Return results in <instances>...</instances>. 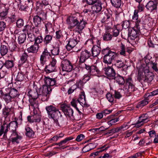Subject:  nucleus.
Returning <instances> with one entry per match:
<instances>
[{
  "label": "nucleus",
  "instance_id": "f257e3e1",
  "mask_svg": "<svg viewBox=\"0 0 158 158\" xmlns=\"http://www.w3.org/2000/svg\"><path fill=\"white\" fill-rule=\"evenodd\" d=\"M87 18L84 19L82 15L77 13L68 17L66 21L69 29L72 31L76 27L75 31L80 33L87 24Z\"/></svg>",
  "mask_w": 158,
  "mask_h": 158
},
{
  "label": "nucleus",
  "instance_id": "f03ea898",
  "mask_svg": "<svg viewBox=\"0 0 158 158\" xmlns=\"http://www.w3.org/2000/svg\"><path fill=\"white\" fill-rule=\"evenodd\" d=\"M45 84L41 87V89L38 90L39 98L43 101H48L49 98L48 94L52 91V87L57 85L56 81L55 78H50L46 77L44 79Z\"/></svg>",
  "mask_w": 158,
  "mask_h": 158
},
{
  "label": "nucleus",
  "instance_id": "7ed1b4c3",
  "mask_svg": "<svg viewBox=\"0 0 158 158\" xmlns=\"http://www.w3.org/2000/svg\"><path fill=\"white\" fill-rule=\"evenodd\" d=\"M45 109L48 114V116L50 118H52L54 120V123L56 124V126L60 127V124H63L62 121L58 122V119L62 116L60 112L55 106L52 105H50L46 106Z\"/></svg>",
  "mask_w": 158,
  "mask_h": 158
},
{
  "label": "nucleus",
  "instance_id": "20e7f679",
  "mask_svg": "<svg viewBox=\"0 0 158 158\" xmlns=\"http://www.w3.org/2000/svg\"><path fill=\"white\" fill-rule=\"evenodd\" d=\"M101 52L104 55L103 61L107 65L112 64L117 56L116 52L112 51L109 48L103 49Z\"/></svg>",
  "mask_w": 158,
  "mask_h": 158
},
{
  "label": "nucleus",
  "instance_id": "39448f33",
  "mask_svg": "<svg viewBox=\"0 0 158 158\" xmlns=\"http://www.w3.org/2000/svg\"><path fill=\"white\" fill-rule=\"evenodd\" d=\"M112 13L110 10H106L100 16L101 22L107 24L109 27H111L113 24Z\"/></svg>",
  "mask_w": 158,
  "mask_h": 158
},
{
  "label": "nucleus",
  "instance_id": "423d86ee",
  "mask_svg": "<svg viewBox=\"0 0 158 158\" xmlns=\"http://www.w3.org/2000/svg\"><path fill=\"white\" fill-rule=\"evenodd\" d=\"M144 74L142 75L141 74L139 73L138 77V80L143 85H145V83H149L152 81L153 79L154 75L152 72H150L149 70L147 69L144 70Z\"/></svg>",
  "mask_w": 158,
  "mask_h": 158
},
{
  "label": "nucleus",
  "instance_id": "0eeeda50",
  "mask_svg": "<svg viewBox=\"0 0 158 158\" xmlns=\"http://www.w3.org/2000/svg\"><path fill=\"white\" fill-rule=\"evenodd\" d=\"M123 89L124 91V94L128 96L137 89L131 77H129L126 79V85L123 87Z\"/></svg>",
  "mask_w": 158,
  "mask_h": 158
},
{
  "label": "nucleus",
  "instance_id": "6e6552de",
  "mask_svg": "<svg viewBox=\"0 0 158 158\" xmlns=\"http://www.w3.org/2000/svg\"><path fill=\"white\" fill-rule=\"evenodd\" d=\"M56 60L52 58L49 64L46 65L45 68V71L47 73H50L56 71Z\"/></svg>",
  "mask_w": 158,
  "mask_h": 158
},
{
  "label": "nucleus",
  "instance_id": "1a4fd4ad",
  "mask_svg": "<svg viewBox=\"0 0 158 158\" xmlns=\"http://www.w3.org/2000/svg\"><path fill=\"white\" fill-rule=\"evenodd\" d=\"M28 57V56L26 52H24L22 54L19 61V66L27 68L29 66V62L27 60Z\"/></svg>",
  "mask_w": 158,
  "mask_h": 158
},
{
  "label": "nucleus",
  "instance_id": "9d476101",
  "mask_svg": "<svg viewBox=\"0 0 158 158\" xmlns=\"http://www.w3.org/2000/svg\"><path fill=\"white\" fill-rule=\"evenodd\" d=\"M140 30L133 27L129 28L128 33V39L130 40H135L139 35Z\"/></svg>",
  "mask_w": 158,
  "mask_h": 158
},
{
  "label": "nucleus",
  "instance_id": "9b49d317",
  "mask_svg": "<svg viewBox=\"0 0 158 158\" xmlns=\"http://www.w3.org/2000/svg\"><path fill=\"white\" fill-rule=\"evenodd\" d=\"M61 109L64 114L69 117L74 119L73 115V111L70 106L66 105H63L62 106Z\"/></svg>",
  "mask_w": 158,
  "mask_h": 158
},
{
  "label": "nucleus",
  "instance_id": "f8f14e48",
  "mask_svg": "<svg viewBox=\"0 0 158 158\" xmlns=\"http://www.w3.org/2000/svg\"><path fill=\"white\" fill-rule=\"evenodd\" d=\"M63 71L70 72L73 69V67L70 61L67 60H63L61 66Z\"/></svg>",
  "mask_w": 158,
  "mask_h": 158
},
{
  "label": "nucleus",
  "instance_id": "ddd939ff",
  "mask_svg": "<svg viewBox=\"0 0 158 158\" xmlns=\"http://www.w3.org/2000/svg\"><path fill=\"white\" fill-rule=\"evenodd\" d=\"M41 87L35 89H28L27 90L28 91L27 95L30 99L32 98L33 100H35L39 97L38 90L40 89Z\"/></svg>",
  "mask_w": 158,
  "mask_h": 158
},
{
  "label": "nucleus",
  "instance_id": "4468645a",
  "mask_svg": "<svg viewBox=\"0 0 158 158\" xmlns=\"http://www.w3.org/2000/svg\"><path fill=\"white\" fill-rule=\"evenodd\" d=\"M103 70L105 74L112 79H113L116 75L115 71L112 67L108 66L105 67Z\"/></svg>",
  "mask_w": 158,
  "mask_h": 158
},
{
  "label": "nucleus",
  "instance_id": "2eb2a0df",
  "mask_svg": "<svg viewBox=\"0 0 158 158\" xmlns=\"http://www.w3.org/2000/svg\"><path fill=\"white\" fill-rule=\"evenodd\" d=\"M148 117L146 114H143L141 116L139 117V119L137 122L134 125L135 127L139 128L143 125V124L148 121Z\"/></svg>",
  "mask_w": 158,
  "mask_h": 158
},
{
  "label": "nucleus",
  "instance_id": "dca6fc26",
  "mask_svg": "<svg viewBox=\"0 0 158 158\" xmlns=\"http://www.w3.org/2000/svg\"><path fill=\"white\" fill-rule=\"evenodd\" d=\"M91 55L90 52L87 50L82 51L80 54L79 62L82 63H84L90 57Z\"/></svg>",
  "mask_w": 158,
  "mask_h": 158
},
{
  "label": "nucleus",
  "instance_id": "f3484780",
  "mask_svg": "<svg viewBox=\"0 0 158 158\" xmlns=\"http://www.w3.org/2000/svg\"><path fill=\"white\" fill-rule=\"evenodd\" d=\"M42 1L40 2V1L36 2L37 9H42L43 7L44 8H49L50 7V2L48 0H41Z\"/></svg>",
  "mask_w": 158,
  "mask_h": 158
},
{
  "label": "nucleus",
  "instance_id": "a211bd4d",
  "mask_svg": "<svg viewBox=\"0 0 158 158\" xmlns=\"http://www.w3.org/2000/svg\"><path fill=\"white\" fill-rule=\"evenodd\" d=\"M79 41L77 38L76 39H71L68 41L66 46V48L68 51H70L74 48Z\"/></svg>",
  "mask_w": 158,
  "mask_h": 158
},
{
  "label": "nucleus",
  "instance_id": "6ab92c4d",
  "mask_svg": "<svg viewBox=\"0 0 158 158\" xmlns=\"http://www.w3.org/2000/svg\"><path fill=\"white\" fill-rule=\"evenodd\" d=\"M35 27L31 22H29L25 25L23 29V31L28 33H32L34 32Z\"/></svg>",
  "mask_w": 158,
  "mask_h": 158
},
{
  "label": "nucleus",
  "instance_id": "aec40b11",
  "mask_svg": "<svg viewBox=\"0 0 158 158\" xmlns=\"http://www.w3.org/2000/svg\"><path fill=\"white\" fill-rule=\"evenodd\" d=\"M93 12L98 13L101 11L102 9V3L100 1L98 0L91 7Z\"/></svg>",
  "mask_w": 158,
  "mask_h": 158
},
{
  "label": "nucleus",
  "instance_id": "412c9836",
  "mask_svg": "<svg viewBox=\"0 0 158 158\" xmlns=\"http://www.w3.org/2000/svg\"><path fill=\"white\" fill-rule=\"evenodd\" d=\"M157 3L156 1H150L147 4L146 7L148 10L152 11L157 8Z\"/></svg>",
  "mask_w": 158,
  "mask_h": 158
},
{
  "label": "nucleus",
  "instance_id": "4be33fe9",
  "mask_svg": "<svg viewBox=\"0 0 158 158\" xmlns=\"http://www.w3.org/2000/svg\"><path fill=\"white\" fill-rule=\"evenodd\" d=\"M39 48V44L34 43V44L31 45L28 47L27 50L29 53H36L37 52Z\"/></svg>",
  "mask_w": 158,
  "mask_h": 158
},
{
  "label": "nucleus",
  "instance_id": "5701e85b",
  "mask_svg": "<svg viewBox=\"0 0 158 158\" xmlns=\"http://www.w3.org/2000/svg\"><path fill=\"white\" fill-rule=\"evenodd\" d=\"M101 48L98 46L94 45L91 49L92 56L96 57L100 54L101 52Z\"/></svg>",
  "mask_w": 158,
  "mask_h": 158
},
{
  "label": "nucleus",
  "instance_id": "b1692460",
  "mask_svg": "<svg viewBox=\"0 0 158 158\" xmlns=\"http://www.w3.org/2000/svg\"><path fill=\"white\" fill-rule=\"evenodd\" d=\"M42 21V18L37 15L35 16L33 18V22L36 27L40 25Z\"/></svg>",
  "mask_w": 158,
  "mask_h": 158
},
{
  "label": "nucleus",
  "instance_id": "393cba45",
  "mask_svg": "<svg viewBox=\"0 0 158 158\" xmlns=\"http://www.w3.org/2000/svg\"><path fill=\"white\" fill-rule=\"evenodd\" d=\"M25 135L28 137H33L34 135V132L29 127L27 126L25 127Z\"/></svg>",
  "mask_w": 158,
  "mask_h": 158
},
{
  "label": "nucleus",
  "instance_id": "a878e982",
  "mask_svg": "<svg viewBox=\"0 0 158 158\" xmlns=\"http://www.w3.org/2000/svg\"><path fill=\"white\" fill-rule=\"evenodd\" d=\"M18 124L15 121L11 122L9 124V129L11 131H15L18 127Z\"/></svg>",
  "mask_w": 158,
  "mask_h": 158
},
{
  "label": "nucleus",
  "instance_id": "bb28decb",
  "mask_svg": "<svg viewBox=\"0 0 158 158\" xmlns=\"http://www.w3.org/2000/svg\"><path fill=\"white\" fill-rule=\"evenodd\" d=\"M113 79H114L116 82L119 85H123L125 83L123 77L119 75H117L116 77H114Z\"/></svg>",
  "mask_w": 158,
  "mask_h": 158
},
{
  "label": "nucleus",
  "instance_id": "cd10ccee",
  "mask_svg": "<svg viewBox=\"0 0 158 158\" xmlns=\"http://www.w3.org/2000/svg\"><path fill=\"white\" fill-rule=\"evenodd\" d=\"M9 93L13 99L15 98L18 97L20 95V94L18 91L14 88L10 90Z\"/></svg>",
  "mask_w": 158,
  "mask_h": 158
},
{
  "label": "nucleus",
  "instance_id": "c85d7f7f",
  "mask_svg": "<svg viewBox=\"0 0 158 158\" xmlns=\"http://www.w3.org/2000/svg\"><path fill=\"white\" fill-rule=\"evenodd\" d=\"M124 94V91L123 89H120V91L115 90L114 97L116 99H119Z\"/></svg>",
  "mask_w": 158,
  "mask_h": 158
},
{
  "label": "nucleus",
  "instance_id": "c756f323",
  "mask_svg": "<svg viewBox=\"0 0 158 158\" xmlns=\"http://www.w3.org/2000/svg\"><path fill=\"white\" fill-rule=\"evenodd\" d=\"M79 102V103L82 105L85 103V92L82 91L80 95L79 98L77 99Z\"/></svg>",
  "mask_w": 158,
  "mask_h": 158
},
{
  "label": "nucleus",
  "instance_id": "7c9ffc66",
  "mask_svg": "<svg viewBox=\"0 0 158 158\" xmlns=\"http://www.w3.org/2000/svg\"><path fill=\"white\" fill-rule=\"evenodd\" d=\"M8 9H9L8 8H5L4 10L0 13V19L1 20H4L6 18L8 12Z\"/></svg>",
  "mask_w": 158,
  "mask_h": 158
},
{
  "label": "nucleus",
  "instance_id": "2f4dec72",
  "mask_svg": "<svg viewBox=\"0 0 158 158\" xmlns=\"http://www.w3.org/2000/svg\"><path fill=\"white\" fill-rule=\"evenodd\" d=\"M89 72L91 75H94L98 74L99 72V71L96 66L93 65L91 66L90 71H89Z\"/></svg>",
  "mask_w": 158,
  "mask_h": 158
},
{
  "label": "nucleus",
  "instance_id": "473e14b6",
  "mask_svg": "<svg viewBox=\"0 0 158 158\" xmlns=\"http://www.w3.org/2000/svg\"><path fill=\"white\" fill-rule=\"evenodd\" d=\"M3 99L7 103L12 102L13 99L9 93L5 94L3 95Z\"/></svg>",
  "mask_w": 158,
  "mask_h": 158
},
{
  "label": "nucleus",
  "instance_id": "72a5a7b5",
  "mask_svg": "<svg viewBox=\"0 0 158 158\" xmlns=\"http://www.w3.org/2000/svg\"><path fill=\"white\" fill-rule=\"evenodd\" d=\"M111 4L113 6L117 8H120L122 4L121 0H111Z\"/></svg>",
  "mask_w": 158,
  "mask_h": 158
},
{
  "label": "nucleus",
  "instance_id": "f704fd0d",
  "mask_svg": "<svg viewBox=\"0 0 158 158\" xmlns=\"http://www.w3.org/2000/svg\"><path fill=\"white\" fill-rule=\"evenodd\" d=\"M0 53L2 56H4L6 55L8 51V48L7 46L4 45H2L1 46Z\"/></svg>",
  "mask_w": 158,
  "mask_h": 158
},
{
  "label": "nucleus",
  "instance_id": "c9c22d12",
  "mask_svg": "<svg viewBox=\"0 0 158 158\" xmlns=\"http://www.w3.org/2000/svg\"><path fill=\"white\" fill-rule=\"evenodd\" d=\"M11 109L7 107H5L2 110V113L5 118H6L11 114Z\"/></svg>",
  "mask_w": 158,
  "mask_h": 158
},
{
  "label": "nucleus",
  "instance_id": "e433bc0d",
  "mask_svg": "<svg viewBox=\"0 0 158 158\" xmlns=\"http://www.w3.org/2000/svg\"><path fill=\"white\" fill-rule=\"evenodd\" d=\"M85 85V83L80 79L77 81L76 82L75 85V86L77 88H79L81 89H82L83 88V86Z\"/></svg>",
  "mask_w": 158,
  "mask_h": 158
},
{
  "label": "nucleus",
  "instance_id": "4c0bfd02",
  "mask_svg": "<svg viewBox=\"0 0 158 158\" xmlns=\"http://www.w3.org/2000/svg\"><path fill=\"white\" fill-rule=\"evenodd\" d=\"M148 98H147V99H145L139 102L137 106L136 107L137 108H142L143 107L147 105L148 103Z\"/></svg>",
  "mask_w": 158,
  "mask_h": 158
},
{
  "label": "nucleus",
  "instance_id": "58836bf2",
  "mask_svg": "<svg viewBox=\"0 0 158 158\" xmlns=\"http://www.w3.org/2000/svg\"><path fill=\"white\" fill-rule=\"evenodd\" d=\"M26 38V35L25 34L23 33L20 34L18 37V40L19 44H22L24 43Z\"/></svg>",
  "mask_w": 158,
  "mask_h": 158
},
{
  "label": "nucleus",
  "instance_id": "ea45409f",
  "mask_svg": "<svg viewBox=\"0 0 158 158\" xmlns=\"http://www.w3.org/2000/svg\"><path fill=\"white\" fill-rule=\"evenodd\" d=\"M114 65L118 68L123 67L125 65L123 62L121 60H116L114 63Z\"/></svg>",
  "mask_w": 158,
  "mask_h": 158
},
{
  "label": "nucleus",
  "instance_id": "a19ab883",
  "mask_svg": "<svg viewBox=\"0 0 158 158\" xmlns=\"http://www.w3.org/2000/svg\"><path fill=\"white\" fill-rule=\"evenodd\" d=\"M4 66L9 69L13 67V60H6L4 63Z\"/></svg>",
  "mask_w": 158,
  "mask_h": 158
},
{
  "label": "nucleus",
  "instance_id": "79ce46f5",
  "mask_svg": "<svg viewBox=\"0 0 158 158\" xmlns=\"http://www.w3.org/2000/svg\"><path fill=\"white\" fill-rule=\"evenodd\" d=\"M112 35L108 32H106L103 35V38L104 40L109 41L111 40Z\"/></svg>",
  "mask_w": 158,
  "mask_h": 158
},
{
  "label": "nucleus",
  "instance_id": "37998d69",
  "mask_svg": "<svg viewBox=\"0 0 158 158\" xmlns=\"http://www.w3.org/2000/svg\"><path fill=\"white\" fill-rule=\"evenodd\" d=\"M93 145V144L90 143L85 146L82 149V151L84 152H89L94 148L93 147H90Z\"/></svg>",
  "mask_w": 158,
  "mask_h": 158
},
{
  "label": "nucleus",
  "instance_id": "c03bdc74",
  "mask_svg": "<svg viewBox=\"0 0 158 158\" xmlns=\"http://www.w3.org/2000/svg\"><path fill=\"white\" fill-rule=\"evenodd\" d=\"M24 78V75L22 72L18 73L16 76L15 80L18 81H23Z\"/></svg>",
  "mask_w": 158,
  "mask_h": 158
},
{
  "label": "nucleus",
  "instance_id": "a18cd8bd",
  "mask_svg": "<svg viewBox=\"0 0 158 158\" xmlns=\"http://www.w3.org/2000/svg\"><path fill=\"white\" fill-rule=\"evenodd\" d=\"M79 103L78 100L76 99H73L71 102V104L72 106L76 109V110L80 113V111L77 108V104Z\"/></svg>",
  "mask_w": 158,
  "mask_h": 158
},
{
  "label": "nucleus",
  "instance_id": "49530a36",
  "mask_svg": "<svg viewBox=\"0 0 158 158\" xmlns=\"http://www.w3.org/2000/svg\"><path fill=\"white\" fill-rule=\"evenodd\" d=\"M52 54L53 55H58L59 54L60 52V48L58 46L54 47L53 49L51 50Z\"/></svg>",
  "mask_w": 158,
  "mask_h": 158
},
{
  "label": "nucleus",
  "instance_id": "de8ad7c7",
  "mask_svg": "<svg viewBox=\"0 0 158 158\" xmlns=\"http://www.w3.org/2000/svg\"><path fill=\"white\" fill-rule=\"evenodd\" d=\"M52 36L50 35H46L44 39V42L46 44L50 43L52 39Z\"/></svg>",
  "mask_w": 158,
  "mask_h": 158
},
{
  "label": "nucleus",
  "instance_id": "09e8293b",
  "mask_svg": "<svg viewBox=\"0 0 158 158\" xmlns=\"http://www.w3.org/2000/svg\"><path fill=\"white\" fill-rule=\"evenodd\" d=\"M45 33L47 34L49 31L52 28V25L51 23L47 22L45 23Z\"/></svg>",
  "mask_w": 158,
  "mask_h": 158
},
{
  "label": "nucleus",
  "instance_id": "8fccbe9b",
  "mask_svg": "<svg viewBox=\"0 0 158 158\" xmlns=\"http://www.w3.org/2000/svg\"><path fill=\"white\" fill-rule=\"evenodd\" d=\"M34 41L35 44H39L41 43L42 42L43 37L41 35L38 36L36 38L35 37Z\"/></svg>",
  "mask_w": 158,
  "mask_h": 158
},
{
  "label": "nucleus",
  "instance_id": "3c124183",
  "mask_svg": "<svg viewBox=\"0 0 158 158\" xmlns=\"http://www.w3.org/2000/svg\"><path fill=\"white\" fill-rule=\"evenodd\" d=\"M24 24L23 20L22 19H19L16 22V25L18 27L20 28L23 26Z\"/></svg>",
  "mask_w": 158,
  "mask_h": 158
},
{
  "label": "nucleus",
  "instance_id": "603ef678",
  "mask_svg": "<svg viewBox=\"0 0 158 158\" xmlns=\"http://www.w3.org/2000/svg\"><path fill=\"white\" fill-rule=\"evenodd\" d=\"M27 5L24 2H20L19 5V9L21 10H25L27 7Z\"/></svg>",
  "mask_w": 158,
  "mask_h": 158
},
{
  "label": "nucleus",
  "instance_id": "864d4df0",
  "mask_svg": "<svg viewBox=\"0 0 158 158\" xmlns=\"http://www.w3.org/2000/svg\"><path fill=\"white\" fill-rule=\"evenodd\" d=\"M106 97L109 102H112L114 101V97L111 94L107 93L106 95Z\"/></svg>",
  "mask_w": 158,
  "mask_h": 158
},
{
  "label": "nucleus",
  "instance_id": "5fc2aeb1",
  "mask_svg": "<svg viewBox=\"0 0 158 158\" xmlns=\"http://www.w3.org/2000/svg\"><path fill=\"white\" fill-rule=\"evenodd\" d=\"M135 21V26L134 27H135V28H136L137 29H138L140 30V26L141 24L140 20L139 19Z\"/></svg>",
  "mask_w": 158,
  "mask_h": 158
},
{
  "label": "nucleus",
  "instance_id": "6e6d98bb",
  "mask_svg": "<svg viewBox=\"0 0 158 158\" xmlns=\"http://www.w3.org/2000/svg\"><path fill=\"white\" fill-rule=\"evenodd\" d=\"M150 65L154 70L156 72H158V68L157 67V64L156 63L152 61L150 63Z\"/></svg>",
  "mask_w": 158,
  "mask_h": 158
},
{
  "label": "nucleus",
  "instance_id": "4d7b16f0",
  "mask_svg": "<svg viewBox=\"0 0 158 158\" xmlns=\"http://www.w3.org/2000/svg\"><path fill=\"white\" fill-rule=\"evenodd\" d=\"M130 23L129 21L126 20L123 22L122 26L123 28L126 29L129 27Z\"/></svg>",
  "mask_w": 158,
  "mask_h": 158
},
{
  "label": "nucleus",
  "instance_id": "13d9d810",
  "mask_svg": "<svg viewBox=\"0 0 158 158\" xmlns=\"http://www.w3.org/2000/svg\"><path fill=\"white\" fill-rule=\"evenodd\" d=\"M47 57L42 54L40 58V64L42 66L44 65L45 63L46 59Z\"/></svg>",
  "mask_w": 158,
  "mask_h": 158
},
{
  "label": "nucleus",
  "instance_id": "bf43d9fd",
  "mask_svg": "<svg viewBox=\"0 0 158 158\" xmlns=\"http://www.w3.org/2000/svg\"><path fill=\"white\" fill-rule=\"evenodd\" d=\"M6 23L4 21H0V32L3 31L6 27Z\"/></svg>",
  "mask_w": 158,
  "mask_h": 158
},
{
  "label": "nucleus",
  "instance_id": "052dcab7",
  "mask_svg": "<svg viewBox=\"0 0 158 158\" xmlns=\"http://www.w3.org/2000/svg\"><path fill=\"white\" fill-rule=\"evenodd\" d=\"M120 48L121 51L120 52V54L121 55H123L124 56H125L126 52L125 47V46L122 44H121Z\"/></svg>",
  "mask_w": 158,
  "mask_h": 158
},
{
  "label": "nucleus",
  "instance_id": "680f3d73",
  "mask_svg": "<svg viewBox=\"0 0 158 158\" xmlns=\"http://www.w3.org/2000/svg\"><path fill=\"white\" fill-rule=\"evenodd\" d=\"M138 13L137 10H134V14L132 16V19L134 21L137 20L139 19Z\"/></svg>",
  "mask_w": 158,
  "mask_h": 158
},
{
  "label": "nucleus",
  "instance_id": "e2e57ef3",
  "mask_svg": "<svg viewBox=\"0 0 158 158\" xmlns=\"http://www.w3.org/2000/svg\"><path fill=\"white\" fill-rule=\"evenodd\" d=\"M32 117L33 118L35 122H40V117L38 114H34Z\"/></svg>",
  "mask_w": 158,
  "mask_h": 158
},
{
  "label": "nucleus",
  "instance_id": "0e129e2a",
  "mask_svg": "<svg viewBox=\"0 0 158 158\" xmlns=\"http://www.w3.org/2000/svg\"><path fill=\"white\" fill-rule=\"evenodd\" d=\"M119 131V130L118 128V127H117L114 129H112L110 130L109 132H108L107 134H113L114 133H117Z\"/></svg>",
  "mask_w": 158,
  "mask_h": 158
},
{
  "label": "nucleus",
  "instance_id": "69168bd1",
  "mask_svg": "<svg viewBox=\"0 0 158 158\" xmlns=\"http://www.w3.org/2000/svg\"><path fill=\"white\" fill-rule=\"evenodd\" d=\"M22 139V137L20 135H17V136L11 138V141L14 143L16 142L17 143H19V142L18 141V139Z\"/></svg>",
  "mask_w": 158,
  "mask_h": 158
},
{
  "label": "nucleus",
  "instance_id": "338daca9",
  "mask_svg": "<svg viewBox=\"0 0 158 158\" xmlns=\"http://www.w3.org/2000/svg\"><path fill=\"white\" fill-rule=\"evenodd\" d=\"M158 94V89H156L150 93L148 95L147 98H149L150 97L156 95Z\"/></svg>",
  "mask_w": 158,
  "mask_h": 158
},
{
  "label": "nucleus",
  "instance_id": "774afa93",
  "mask_svg": "<svg viewBox=\"0 0 158 158\" xmlns=\"http://www.w3.org/2000/svg\"><path fill=\"white\" fill-rule=\"evenodd\" d=\"M77 88L76 87L75 85H73L68 90V93L69 94H70L73 92L74 91L77 89Z\"/></svg>",
  "mask_w": 158,
  "mask_h": 158
}]
</instances>
